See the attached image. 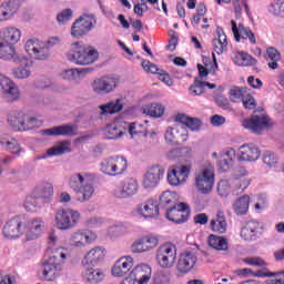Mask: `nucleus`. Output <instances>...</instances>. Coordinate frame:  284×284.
Returning a JSON list of instances; mask_svg holds the SVG:
<instances>
[{
  "label": "nucleus",
  "instance_id": "46",
  "mask_svg": "<svg viewBox=\"0 0 284 284\" xmlns=\"http://www.w3.org/2000/svg\"><path fill=\"white\" fill-rule=\"evenodd\" d=\"M233 210L237 216H245L250 211V195H243L234 201Z\"/></svg>",
  "mask_w": 284,
  "mask_h": 284
},
{
  "label": "nucleus",
  "instance_id": "6",
  "mask_svg": "<svg viewBox=\"0 0 284 284\" xmlns=\"http://www.w3.org/2000/svg\"><path fill=\"white\" fill-rule=\"evenodd\" d=\"M214 165L205 162L195 173V187L200 194H210L214 190Z\"/></svg>",
  "mask_w": 284,
  "mask_h": 284
},
{
  "label": "nucleus",
  "instance_id": "12",
  "mask_svg": "<svg viewBox=\"0 0 284 284\" xmlns=\"http://www.w3.org/2000/svg\"><path fill=\"white\" fill-rule=\"evenodd\" d=\"M95 26L97 18L94 14H82L73 22L71 37H73V39H81V37H85Z\"/></svg>",
  "mask_w": 284,
  "mask_h": 284
},
{
  "label": "nucleus",
  "instance_id": "22",
  "mask_svg": "<svg viewBox=\"0 0 284 284\" xmlns=\"http://www.w3.org/2000/svg\"><path fill=\"white\" fill-rule=\"evenodd\" d=\"M261 159V149L255 144H242L239 148L237 161L244 163H256Z\"/></svg>",
  "mask_w": 284,
  "mask_h": 284
},
{
  "label": "nucleus",
  "instance_id": "64",
  "mask_svg": "<svg viewBox=\"0 0 284 284\" xmlns=\"http://www.w3.org/2000/svg\"><path fill=\"white\" fill-rule=\"evenodd\" d=\"M72 9H64L57 16V21L60 22L61 24L68 23L72 19Z\"/></svg>",
  "mask_w": 284,
  "mask_h": 284
},
{
  "label": "nucleus",
  "instance_id": "38",
  "mask_svg": "<svg viewBox=\"0 0 284 284\" xmlns=\"http://www.w3.org/2000/svg\"><path fill=\"white\" fill-rule=\"evenodd\" d=\"M40 125L41 120H39V118H37L34 114L30 113V111L24 109L22 122L20 124V132H30V130L40 128Z\"/></svg>",
  "mask_w": 284,
  "mask_h": 284
},
{
  "label": "nucleus",
  "instance_id": "23",
  "mask_svg": "<svg viewBox=\"0 0 284 284\" xmlns=\"http://www.w3.org/2000/svg\"><path fill=\"white\" fill-rule=\"evenodd\" d=\"M132 267H134V257L131 255H124L115 261L111 268V274L116 278H123V276H126L130 273Z\"/></svg>",
  "mask_w": 284,
  "mask_h": 284
},
{
  "label": "nucleus",
  "instance_id": "32",
  "mask_svg": "<svg viewBox=\"0 0 284 284\" xmlns=\"http://www.w3.org/2000/svg\"><path fill=\"white\" fill-rule=\"evenodd\" d=\"M19 8H21V3L14 0L4 1L0 6V23L12 19V17H14V14H17V12L19 11Z\"/></svg>",
  "mask_w": 284,
  "mask_h": 284
},
{
  "label": "nucleus",
  "instance_id": "53",
  "mask_svg": "<svg viewBox=\"0 0 284 284\" xmlns=\"http://www.w3.org/2000/svg\"><path fill=\"white\" fill-rule=\"evenodd\" d=\"M53 192L54 187L52 186V184L43 182L37 186L34 194L38 199H41V201H43V199H50Z\"/></svg>",
  "mask_w": 284,
  "mask_h": 284
},
{
  "label": "nucleus",
  "instance_id": "18",
  "mask_svg": "<svg viewBox=\"0 0 284 284\" xmlns=\"http://www.w3.org/2000/svg\"><path fill=\"white\" fill-rule=\"evenodd\" d=\"M97 233L89 230H77L71 233L69 237V243L71 247H88V245H92L94 241H97Z\"/></svg>",
  "mask_w": 284,
  "mask_h": 284
},
{
  "label": "nucleus",
  "instance_id": "42",
  "mask_svg": "<svg viewBox=\"0 0 284 284\" xmlns=\"http://www.w3.org/2000/svg\"><path fill=\"white\" fill-rule=\"evenodd\" d=\"M105 258V248L101 246H95L91 248L84 256L85 263L89 265H97L100 261Z\"/></svg>",
  "mask_w": 284,
  "mask_h": 284
},
{
  "label": "nucleus",
  "instance_id": "5",
  "mask_svg": "<svg viewBox=\"0 0 284 284\" xmlns=\"http://www.w3.org/2000/svg\"><path fill=\"white\" fill-rule=\"evenodd\" d=\"M250 183H252V180L247 178V172L230 178L229 180H221L217 183V194L222 199L230 196V192H233V194H242V192H245V190L250 187Z\"/></svg>",
  "mask_w": 284,
  "mask_h": 284
},
{
  "label": "nucleus",
  "instance_id": "55",
  "mask_svg": "<svg viewBox=\"0 0 284 284\" xmlns=\"http://www.w3.org/2000/svg\"><path fill=\"white\" fill-rule=\"evenodd\" d=\"M262 162L264 163V165H266V168H270V170H272L274 168H278L280 159L276 153L272 151H265L262 154Z\"/></svg>",
  "mask_w": 284,
  "mask_h": 284
},
{
  "label": "nucleus",
  "instance_id": "16",
  "mask_svg": "<svg viewBox=\"0 0 284 284\" xmlns=\"http://www.w3.org/2000/svg\"><path fill=\"white\" fill-rule=\"evenodd\" d=\"M115 199H132L139 194V181L134 178L122 180L113 191Z\"/></svg>",
  "mask_w": 284,
  "mask_h": 284
},
{
  "label": "nucleus",
  "instance_id": "36",
  "mask_svg": "<svg viewBox=\"0 0 284 284\" xmlns=\"http://www.w3.org/2000/svg\"><path fill=\"white\" fill-rule=\"evenodd\" d=\"M128 130V123L125 122H113L108 124L104 129V134L106 139H121Z\"/></svg>",
  "mask_w": 284,
  "mask_h": 284
},
{
  "label": "nucleus",
  "instance_id": "20",
  "mask_svg": "<svg viewBox=\"0 0 284 284\" xmlns=\"http://www.w3.org/2000/svg\"><path fill=\"white\" fill-rule=\"evenodd\" d=\"M165 175V169L161 165L151 166L143 175L142 185L144 190H154Z\"/></svg>",
  "mask_w": 284,
  "mask_h": 284
},
{
  "label": "nucleus",
  "instance_id": "45",
  "mask_svg": "<svg viewBox=\"0 0 284 284\" xmlns=\"http://www.w3.org/2000/svg\"><path fill=\"white\" fill-rule=\"evenodd\" d=\"M128 158L113 155V176H123L128 172Z\"/></svg>",
  "mask_w": 284,
  "mask_h": 284
},
{
  "label": "nucleus",
  "instance_id": "52",
  "mask_svg": "<svg viewBox=\"0 0 284 284\" xmlns=\"http://www.w3.org/2000/svg\"><path fill=\"white\" fill-rule=\"evenodd\" d=\"M266 60L271 70H278V61H281V52L274 47L266 49Z\"/></svg>",
  "mask_w": 284,
  "mask_h": 284
},
{
  "label": "nucleus",
  "instance_id": "41",
  "mask_svg": "<svg viewBox=\"0 0 284 284\" xmlns=\"http://www.w3.org/2000/svg\"><path fill=\"white\" fill-rule=\"evenodd\" d=\"M217 37L213 40V50L216 54H223L227 50V36L223 31V28L217 27L216 29Z\"/></svg>",
  "mask_w": 284,
  "mask_h": 284
},
{
  "label": "nucleus",
  "instance_id": "61",
  "mask_svg": "<svg viewBox=\"0 0 284 284\" xmlns=\"http://www.w3.org/2000/svg\"><path fill=\"white\" fill-rule=\"evenodd\" d=\"M28 68L29 67L24 65V68L13 69L12 74H13L14 79H28L30 77V74H32V72Z\"/></svg>",
  "mask_w": 284,
  "mask_h": 284
},
{
  "label": "nucleus",
  "instance_id": "31",
  "mask_svg": "<svg viewBox=\"0 0 284 284\" xmlns=\"http://www.w3.org/2000/svg\"><path fill=\"white\" fill-rule=\"evenodd\" d=\"M142 68L144 71L151 74H159L160 81L165 83V85L172 87L174 85V81L170 78V74L165 73L163 69H160L156 64L150 62V60H142Z\"/></svg>",
  "mask_w": 284,
  "mask_h": 284
},
{
  "label": "nucleus",
  "instance_id": "63",
  "mask_svg": "<svg viewBox=\"0 0 284 284\" xmlns=\"http://www.w3.org/2000/svg\"><path fill=\"white\" fill-rule=\"evenodd\" d=\"M183 152H192V149L190 148H183V149H172L168 152L166 159L170 161H174V159H179V156L183 155Z\"/></svg>",
  "mask_w": 284,
  "mask_h": 284
},
{
  "label": "nucleus",
  "instance_id": "2",
  "mask_svg": "<svg viewBox=\"0 0 284 284\" xmlns=\"http://www.w3.org/2000/svg\"><path fill=\"white\" fill-rule=\"evenodd\" d=\"M94 179V173L85 171L75 172L70 176L69 186L75 192L80 203H87L94 196V185H92Z\"/></svg>",
  "mask_w": 284,
  "mask_h": 284
},
{
  "label": "nucleus",
  "instance_id": "44",
  "mask_svg": "<svg viewBox=\"0 0 284 284\" xmlns=\"http://www.w3.org/2000/svg\"><path fill=\"white\" fill-rule=\"evenodd\" d=\"M209 245L210 247H212L213 250H216L217 252L230 251V242H227V237L225 236L210 235Z\"/></svg>",
  "mask_w": 284,
  "mask_h": 284
},
{
  "label": "nucleus",
  "instance_id": "11",
  "mask_svg": "<svg viewBox=\"0 0 284 284\" xmlns=\"http://www.w3.org/2000/svg\"><path fill=\"white\" fill-rule=\"evenodd\" d=\"M4 239H21L26 234V216L17 215L9 219L2 229Z\"/></svg>",
  "mask_w": 284,
  "mask_h": 284
},
{
  "label": "nucleus",
  "instance_id": "47",
  "mask_svg": "<svg viewBox=\"0 0 284 284\" xmlns=\"http://www.w3.org/2000/svg\"><path fill=\"white\" fill-rule=\"evenodd\" d=\"M2 34V39L11 43V45H14L16 43H19V41H21V30L17 27L4 28Z\"/></svg>",
  "mask_w": 284,
  "mask_h": 284
},
{
  "label": "nucleus",
  "instance_id": "19",
  "mask_svg": "<svg viewBox=\"0 0 284 284\" xmlns=\"http://www.w3.org/2000/svg\"><path fill=\"white\" fill-rule=\"evenodd\" d=\"M191 169L187 165H178L168 170L166 181L169 185L179 187L187 182Z\"/></svg>",
  "mask_w": 284,
  "mask_h": 284
},
{
  "label": "nucleus",
  "instance_id": "49",
  "mask_svg": "<svg viewBox=\"0 0 284 284\" xmlns=\"http://www.w3.org/2000/svg\"><path fill=\"white\" fill-rule=\"evenodd\" d=\"M23 205L27 212H39L43 207V200L33 193L26 197Z\"/></svg>",
  "mask_w": 284,
  "mask_h": 284
},
{
  "label": "nucleus",
  "instance_id": "43",
  "mask_svg": "<svg viewBox=\"0 0 284 284\" xmlns=\"http://www.w3.org/2000/svg\"><path fill=\"white\" fill-rule=\"evenodd\" d=\"M232 61L233 63H235V65H240V67L256 65L257 63L254 57L243 51L233 53Z\"/></svg>",
  "mask_w": 284,
  "mask_h": 284
},
{
  "label": "nucleus",
  "instance_id": "17",
  "mask_svg": "<svg viewBox=\"0 0 284 284\" xmlns=\"http://www.w3.org/2000/svg\"><path fill=\"white\" fill-rule=\"evenodd\" d=\"M159 246V236L153 234L143 235L131 244L132 254H145Z\"/></svg>",
  "mask_w": 284,
  "mask_h": 284
},
{
  "label": "nucleus",
  "instance_id": "34",
  "mask_svg": "<svg viewBox=\"0 0 284 284\" xmlns=\"http://www.w3.org/2000/svg\"><path fill=\"white\" fill-rule=\"evenodd\" d=\"M258 234H261V224L256 221L247 222L240 232V236L243 241H256Z\"/></svg>",
  "mask_w": 284,
  "mask_h": 284
},
{
  "label": "nucleus",
  "instance_id": "4",
  "mask_svg": "<svg viewBox=\"0 0 284 284\" xmlns=\"http://www.w3.org/2000/svg\"><path fill=\"white\" fill-rule=\"evenodd\" d=\"M60 43L61 39L59 37H52L48 41L29 39L24 43V50L31 59L36 61H47V59H50V49Z\"/></svg>",
  "mask_w": 284,
  "mask_h": 284
},
{
  "label": "nucleus",
  "instance_id": "9",
  "mask_svg": "<svg viewBox=\"0 0 284 284\" xmlns=\"http://www.w3.org/2000/svg\"><path fill=\"white\" fill-rule=\"evenodd\" d=\"M176 245L168 242L161 244L155 252V261L162 270H172L176 265Z\"/></svg>",
  "mask_w": 284,
  "mask_h": 284
},
{
  "label": "nucleus",
  "instance_id": "21",
  "mask_svg": "<svg viewBox=\"0 0 284 284\" xmlns=\"http://www.w3.org/2000/svg\"><path fill=\"white\" fill-rule=\"evenodd\" d=\"M118 87L119 80L112 77L99 78L91 83L92 91L95 94H111Z\"/></svg>",
  "mask_w": 284,
  "mask_h": 284
},
{
  "label": "nucleus",
  "instance_id": "60",
  "mask_svg": "<svg viewBox=\"0 0 284 284\" xmlns=\"http://www.w3.org/2000/svg\"><path fill=\"white\" fill-rule=\"evenodd\" d=\"M284 274V271L281 272H270L267 268L260 270L257 272H253V276L256 278H265V277H272V276H281Z\"/></svg>",
  "mask_w": 284,
  "mask_h": 284
},
{
  "label": "nucleus",
  "instance_id": "39",
  "mask_svg": "<svg viewBox=\"0 0 284 284\" xmlns=\"http://www.w3.org/2000/svg\"><path fill=\"white\" fill-rule=\"evenodd\" d=\"M210 227L216 234H225L227 232V220H225V213L223 211H217L214 219L210 222Z\"/></svg>",
  "mask_w": 284,
  "mask_h": 284
},
{
  "label": "nucleus",
  "instance_id": "58",
  "mask_svg": "<svg viewBox=\"0 0 284 284\" xmlns=\"http://www.w3.org/2000/svg\"><path fill=\"white\" fill-rule=\"evenodd\" d=\"M190 92L193 97H201V94L205 92V82L195 80L194 83L190 87Z\"/></svg>",
  "mask_w": 284,
  "mask_h": 284
},
{
  "label": "nucleus",
  "instance_id": "30",
  "mask_svg": "<svg viewBox=\"0 0 284 284\" xmlns=\"http://www.w3.org/2000/svg\"><path fill=\"white\" fill-rule=\"evenodd\" d=\"M124 105H125V99L119 98L113 101L99 105L97 108V112L98 114H100V116H108V114H116L118 112H121Z\"/></svg>",
  "mask_w": 284,
  "mask_h": 284
},
{
  "label": "nucleus",
  "instance_id": "35",
  "mask_svg": "<svg viewBox=\"0 0 284 284\" xmlns=\"http://www.w3.org/2000/svg\"><path fill=\"white\" fill-rule=\"evenodd\" d=\"M136 212L144 219H154L159 216V204L154 200H148L136 207Z\"/></svg>",
  "mask_w": 284,
  "mask_h": 284
},
{
  "label": "nucleus",
  "instance_id": "25",
  "mask_svg": "<svg viewBox=\"0 0 284 284\" xmlns=\"http://www.w3.org/2000/svg\"><path fill=\"white\" fill-rule=\"evenodd\" d=\"M234 161H236V150L234 148H226L219 154L217 168L222 172H227L234 168Z\"/></svg>",
  "mask_w": 284,
  "mask_h": 284
},
{
  "label": "nucleus",
  "instance_id": "24",
  "mask_svg": "<svg viewBox=\"0 0 284 284\" xmlns=\"http://www.w3.org/2000/svg\"><path fill=\"white\" fill-rule=\"evenodd\" d=\"M196 253L192 251H184L180 254L176 270L180 274H187V272H192L194 265H196Z\"/></svg>",
  "mask_w": 284,
  "mask_h": 284
},
{
  "label": "nucleus",
  "instance_id": "26",
  "mask_svg": "<svg viewBox=\"0 0 284 284\" xmlns=\"http://www.w3.org/2000/svg\"><path fill=\"white\" fill-rule=\"evenodd\" d=\"M47 136H77L79 126L77 124H63L42 131Z\"/></svg>",
  "mask_w": 284,
  "mask_h": 284
},
{
  "label": "nucleus",
  "instance_id": "48",
  "mask_svg": "<svg viewBox=\"0 0 284 284\" xmlns=\"http://www.w3.org/2000/svg\"><path fill=\"white\" fill-rule=\"evenodd\" d=\"M88 72H90V69H65L60 73V77L64 81H77V79H81Z\"/></svg>",
  "mask_w": 284,
  "mask_h": 284
},
{
  "label": "nucleus",
  "instance_id": "33",
  "mask_svg": "<svg viewBox=\"0 0 284 284\" xmlns=\"http://www.w3.org/2000/svg\"><path fill=\"white\" fill-rule=\"evenodd\" d=\"M232 32L236 41H241V39H248L250 43L255 45L256 43V36L252 32V29L245 28L243 24L236 26L234 20L231 21Z\"/></svg>",
  "mask_w": 284,
  "mask_h": 284
},
{
  "label": "nucleus",
  "instance_id": "14",
  "mask_svg": "<svg viewBox=\"0 0 284 284\" xmlns=\"http://www.w3.org/2000/svg\"><path fill=\"white\" fill-rule=\"evenodd\" d=\"M0 97L7 103H14L21 97L19 87L8 75L0 74Z\"/></svg>",
  "mask_w": 284,
  "mask_h": 284
},
{
  "label": "nucleus",
  "instance_id": "57",
  "mask_svg": "<svg viewBox=\"0 0 284 284\" xmlns=\"http://www.w3.org/2000/svg\"><path fill=\"white\" fill-rule=\"evenodd\" d=\"M109 232H115V236H125V234H130V224H114L110 226Z\"/></svg>",
  "mask_w": 284,
  "mask_h": 284
},
{
  "label": "nucleus",
  "instance_id": "54",
  "mask_svg": "<svg viewBox=\"0 0 284 284\" xmlns=\"http://www.w3.org/2000/svg\"><path fill=\"white\" fill-rule=\"evenodd\" d=\"M100 172L105 176H114V155L100 162Z\"/></svg>",
  "mask_w": 284,
  "mask_h": 284
},
{
  "label": "nucleus",
  "instance_id": "1",
  "mask_svg": "<svg viewBox=\"0 0 284 284\" xmlns=\"http://www.w3.org/2000/svg\"><path fill=\"white\" fill-rule=\"evenodd\" d=\"M70 256L71 254L68 247H51L48 260H44L39 266L42 278H44V281H55Z\"/></svg>",
  "mask_w": 284,
  "mask_h": 284
},
{
  "label": "nucleus",
  "instance_id": "59",
  "mask_svg": "<svg viewBox=\"0 0 284 284\" xmlns=\"http://www.w3.org/2000/svg\"><path fill=\"white\" fill-rule=\"evenodd\" d=\"M142 128L143 125L139 123L126 124V130L132 139H134L135 134H144V136H148V132H145V129L142 130Z\"/></svg>",
  "mask_w": 284,
  "mask_h": 284
},
{
  "label": "nucleus",
  "instance_id": "56",
  "mask_svg": "<svg viewBox=\"0 0 284 284\" xmlns=\"http://www.w3.org/2000/svg\"><path fill=\"white\" fill-rule=\"evenodd\" d=\"M233 10L236 19H241L243 10H245V12H250V7L247 6L246 0H233Z\"/></svg>",
  "mask_w": 284,
  "mask_h": 284
},
{
  "label": "nucleus",
  "instance_id": "7",
  "mask_svg": "<svg viewBox=\"0 0 284 284\" xmlns=\"http://www.w3.org/2000/svg\"><path fill=\"white\" fill-rule=\"evenodd\" d=\"M54 221L57 230L62 232L74 230L79 225V221H81V213L73 209L60 207L55 211Z\"/></svg>",
  "mask_w": 284,
  "mask_h": 284
},
{
  "label": "nucleus",
  "instance_id": "29",
  "mask_svg": "<svg viewBox=\"0 0 284 284\" xmlns=\"http://www.w3.org/2000/svg\"><path fill=\"white\" fill-rule=\"evenodd\" d=\"M140 284H148L152 278V267L148 264H138L129 273Z\"/></svg>",
  "mask_w": 284,
  "mask_h": 284
},
{
  "label": "nucleus",
  "instance_id": "27",
  "mask_svg": "<svg viewBox=\"0 0 284 284\" xmlns=\"http://www.w3.org/2000/svg\"><path fill=\"white\" fill-rule=\"evenodd\" d=\"M166 219L171 221V223H185L187 221V204L178 203L173 207L166 211Z\"/></svg>",
  "mask_w": 284,
  "mask_h": 284
},
{
  "label": "nucleus",
  "instance_id": "15",
  "mask_svg": "<svg viewBox=\"0 0 284 284\" xmlns=\"http://www.w3.org/2000/svg\"><path fill=\"white\" fill-rule=\"evenodd\" d=\"M190 138L187 129L183 124H175L166 128L164 132V141L168 145H181Z\"/></svg>",
  "mask_w": 284,
  "mask_h": 284
},
{
  "label": "nucleus",
  "instance_id": "8",
  "mask_svg": "<svg viewBox=\"0 0 284 284\" xmlns=\"http://www.w3.org/2000/svg\"><path fill=\"white\" fill-rule=\"evenodd\" d=\"M242 125L253 134H265L274 128V121L265 113L255 112L250 119L244 120Z\"/></svg>",
  "mask_w": 284,
  "mask_h": 284
},
{
  "label": "nucleus",
  "instance_id": "40",
  "mask_svg": "<svg viewBox=\"0 0 284 284\" xmlns=\"http://www.w3.org/2000/svg\"><path fill=\"white\" fill-rule=\"evenodd\" d=\"M72 152V142L59 141L52 148L47 150V156H61Z\"/></svg>",
  "mask_w": 284,
  "mask_h": 284
},
{
  "label": "nucleus",
  "instance_id": "51",
  "mask_svg": "<svg viewBox=\"0 0 284 284\" xmlns=\"http://www.w3.org/2000/svg\"><path fill=\"white\" fill-rule=\"evenodd\" d=\"M85 278L91 284L103 283L105 278V272L101 268H88L85 271Z\"/></svg>",
  "mask_w": 284,
  "mask_h": 284
},
{
  "label": "nucleus",
  "instance_id": "3",
  "mask_svg": "<svg viewBox=\"0 0 284 284\" xmlns=\"http://www.w3.org/2000/svg\"><path fill=\"white\" fill-rule=\"evenodd\" d=\"M67 57L75 65H92L99 60V51L92 45L83 44V42H74L70 45Z\"/></svg>",
  "mask_w": 284,
  "mask_h": 284
},
{
  "label": "nucleus",
  "instance_id": "62",
  "mask_svg": "<svg viewBox=\"0 0 284 284\" xmlns=\"http://www.w3.org/2000/svg\"><path fill=\"white\" fill-rule=\"evenodd\" d=\"M174 201V193L171 191H164L160 195V205L161 207H165L166 205H170Z\"/></svg>",
  "mask_w": 284,
  "mask_h": 284
},
{
  "label": "nucleus",
  "instance_id": "37",
  "mask_svg": "<svg viewBox=\"0 0 284 284\" xmlns=\"http://www.w3.org/2000/svg\"><path fill=\"white\" fill-rule=\"evenodd\" d=\"M24 111L26 109H13L9 111L7 123L13 132H20Z\"/></svg>",
  "mask_w": 284,
  "mask_h": 284
},
{
  "label": "nucleus",
  "instance_id": "13",
  "mask_svg": "<svg viewBox=\"0 0 284 284\" xmlns=\"http://www.w3.org/2000/svg\"><path fill=\"white\" fill-rule=\"evenodd\" d=\"M24 232L23 243L38 241V239L43 236V232H45V221L43 217H31L26 222L24 217Z\"/></svg>",
  "mask_w": 284,
  "mask_h": 284
},
{
  "label": "nucleus",
  "instance_id": "50",
  "mask_svg": "<svg viewBox=\"0 0 284 284\" xmlns=\"http://www.w3.org/2000/svg\"><path fill=\"white\" fill-rule=\"evenodd\" d=\"M143 114H148L149 116H153L154 119H161L163 114H165V106L159 103L148 104L142 108Z\"/></svg>",
  "mask_w": 284,
  "mask_h": 284
},
{
  "label": "nucleus",
  "instance_id": "10",
  "mask_svg": "<svg viewBox=\"0 0 284 284\" xmlns=\"http://www.w3.org/2000/svg\"><path fill=\"white\" fill-rule=\"evenodd\" d=\"M0 59H3L4 61H13V63L26 65L27 68H31L32 65V60L23 53H17V49L12 43L7 42L3 38H0Z\"/></svg>",
  "mask_w": 284,
  "mask_h": 284
},
{
  "label": "nucleus",
  "instance_id": "28",
  "mask_svg": "<svg viewBox=\"0 0 284 284\" xmlns=\"http://www.w3.org/2000/svg\"><path fill=\"white\" fill-rule=\"evenodd\" d=\"M0 145L2 150H7V152H10L13 156H20L21 152H23V148H21L19 140L10 134L0 136Z\"/></svg>",
  "mask_w": 284,
  "mask_h": 284
}]
</instances>
